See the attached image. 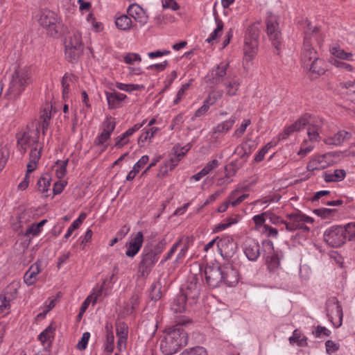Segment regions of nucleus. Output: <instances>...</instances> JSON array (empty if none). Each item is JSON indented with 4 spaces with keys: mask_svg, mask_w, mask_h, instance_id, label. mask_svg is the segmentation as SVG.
<instances>
[{
    "mask_svg": "<svg viewBox=\"0 0 355 355\" xmlns=\"http://www.w3.org/2000/svg\"><path fill=\"white\" fill-rule=\"evenodd\" d=\"M40 132L38 128L35 130H28L17 134V148L21 155H24L28 148L39 146Z\"/></svg>",
    "mask_w": 355,
    "mask_h": 355,
    "instance_id": "1a4fd4ad",
    "label": "nucleus"
},
{
    "mask_svg": "<svg viewBox=\"0 0 355 355\" xmlns=\"http://www.w3.org/2000/svg\"><path fill=\"white\" fill-rule=\"evenodd\" d=\"M149 297L152 300L157 301L162 297L161 286L158 282L152 284Z\"/></svg>",
    "mask_w": 355,
    "mask_h": 355,
    "instance_id": "49530a36",
    "label": "nucleus"
},
{
    "mask_svg": "<svg viewBox=\"0 0 355 355\" xmlns=\"http://www.w3.org/2000/svg\"><path fill=\"white\" fill-rule=\"evenodd\" d=\"M105 96L107 101L108 108L110 110L120 107L121 103L127 98L125 94L117 92L115 90L112 92H105Z\"/></svg>",
    "mask_w": 355,
    "mask_h": 355,
    "instance_id": "4be33fe9",
    "label": "nucleus"
},
{
    "mask_svg": "<svg viewBox=\"0 0 355 355\" xmlns=\"http://www.w3.org/2000/svg\"><path fill=\"white\" fill-rule=\"evenodd\" d=\"M325 348L327 354L330 355L339 349L340 345L331 340H328L325 342Z\"/></svg>",
    "mask_w": 355,
    "mask_h": 355,
    "instance_id": "4d7b16f0",
    "label": "nucleus"
},
{
    "mask_svg": "<svg viewBox=\"0 0 355 355\" xmlns=\"http://www.w3.org/2000/svg\"><path fill=\"white\" fill-rule=\"evenodd\" d=\"M313 335L315 338H321L322 336L329 337L330 336L331 332L325 327H322L320 325H318L315 330L312 332Z\"/></svg>",
    "mask_w": 355,
    "mask_h": 355,
    "instance_id": "864d4df0",
    "label": "nucleus"
},
{
    "mask_svg": "<svg viewBox=\"0 0 355 355\" xmlns=\"http://www.w3.org/2000/svg\"><path fill=\"white\" fill-rule=\"evenodd\" d=\"M223 85L225 87L226 94L230 96H234L237 94V92L241 85V83L239 80L232 79L224 83Z\"/></svg>",
    "mask_w": 355,
    "mask_h": 355,
    "instance_id": "c9c22d12",
    "label": "nucleus"
},
{
    "mask_svg": "<svg viewBox=\"0 0 355 355\" xmlns=\"http://www.w3.org/2000/svg\"><path fill=\"white\" fill-rule=\"evenodd\" d=\"M90 338V333L89 332H85L83 333L82 338L80 340L77 344V348L79 350H84L86 349L87 346L88 341Z\"/></svg>",
    "mask_w": 355,
    "mask_h": 355,
    "instance_id": "69168bd1",
    "label": "nucleus"
},
{
    "mask_svg": "<svg viewBox=\"0 0 355 355\" xmlns=\"http://www.w3.org/2000/svg\"><path fill=\"white\" fill-rule=\"evenodd\" d=\"M322 127V121H316L314 123H309L307 135L310 142L319 141L320 139V132Z\"/></svg>",
    "mask_w": 355,
    "mask_h": 355,
    "instance_id": "c85d7f7f",
    "label": "nucleus"
},
{
    "mask_svg": "<svg viewBox=\"0 0 355 355\" xmlns=\"http://www.w3.org/2000/svg\"><path fill=\"white\" fill-rule=\"evenodd\" d=\"M223 284L227 286H234L239 281V271L231 264L227 263L221 266Z\"/></svg>",
    "mask_w": 355,
    "mask_h": 355,
    "instance_id": "a211bd4d",
    "label": "nucleus"
},
{
    "mask_svg": "<svg viewBox=\"0 0 355 355\" xmlns=\"http://www.w3.org/2000/svg\"><path fill=\"white\" fill-rule=\"evenodd\" d=\"M314 60L310 62V65H307L304 68L309 70L315 77L321 76L324 73V61L319 57L313 58Z\"/></svg>",
    "mask_w": 355,
    "mask_h": 355,
    "instance_id": "a878e982",
    "label": "nucleus"
},
{
    "mask_svg": "<svg viewBox=\"0 0 355 355\" xmlns=\"http://www.w3.org/2000/svg\"><path fill=\"white\" fill-rule=\"evenodd\" d=\"M189 300L182 293L177 295L171 303V309L175 313H182L186 310V302Z\"/></svg>",
    "mask_w": 355,
    "mask_h": 355,
    "instance_id": "c756f323",
    "label": "nucleus"
},
{
    "mask_svg": "<svg viewBox=\"0 0 355 355\" xmlns=\"http://www.w3.org/2000/svg\"><path fill=\"white\" fill-rule=\"evenodd\" d=\"M116 336L117 338H127L128 334V327L123 322L117 324L116 325Z\"/></svg>",
    "mask_w": 355,
    "mask_h": 355,
    "instance_id": "680f3d73",
    "label": "nucleus"
},
{
    "mask_svg": "<svg viewBox=\"0 0 355 355\" xmlns=\"http://www.w3.org/2000/svg\"><path fill=\"white\" fill-rule=\"evenodd\" d=\"M143 242L144 235L141 232H138L135 236H131L125 245V255L130 258L135 257L141 250Z\"/></svg>",
    "mask_w": 355,
    "mask_h": 355,
    "instance_id": "f3484780",
    "label": "nucleus"
},
{
    "mask_svg": "<svg viewBox=\"0 0 355 355\" xmlns=\"http://www.w3.org/2000/svg\"><path fill=\"white\" fill-rule=\"evenodd\" d=\"M205 279L211 288H216L223 284L221 266H207L205 269Z\"/></svg>",
    "mask_w": 355,
    "mask_h": 355,
    "instance_id": "dca6fc26",
    "label": "nucleus"
},
{
    "mask_svg": "<svg viewBox=\"0 0 355 355\" xmlns=\"http://www.w3.org/2000/svg\"><path fill=\"white\" fill-rule=\"evenodd\" d=\"M123 60L126 64H134L135 62H140L141 58L139 54L136 53H128L123 57Z\"/></svg>",
    "mask_w": 355,
    "mask_h": 355,
    "instance_id": "5fc2aeb1",
    "label": "nucleus"
},
{
    "mask_svg": "<svg viewBox=\"0 0 355 355\" xmlns=\"http://www.w3.org/2000/svg\"><path fill=\"white\" fill-rule=\"evenodd\" d=\"M243 252L250 261H257L261 255L260 245L258 241L253 239L246 240L243 245Z\"/></svg>",
    "mask_w": 355,
    "mask_h": 355,
    "instance_id": "6ab92c4d",
    "label": "nucleus"
},
{
    "mask_svg": "<svg viewBox=\"0 0 355 355\" xmlns=\"http://www.w3.org/2000/svg\"><path fill=\"white\" fill-rule=\"evenodd\" d=\"M116 126V123L114 121V119L111 116H107L105 121L103 123V130H106V132H112L114 131Z\"/></svg>",
    "mask_w": 355,
    "mask_h": 355,
    "instance_id": "052dcab7",
    "label": "nucleus"
},
{
    "mask_svg": "<svg viewBox=\"0 0 355 355\" xmlns=\"http://www.w3.org/2000/svg\"><path fill=\"white\" fill-rule=\"evenodd\" d=\"M266 217L273 225H279L282 224L285 225L286 220H283L280 216H278L275 214L266 211Z\"/></svg>",
    "mask_w": 355,
    "mask_h": 355,
    "instance_id": "6e6d98bb",
    "label": "nucleus"
},
{
    "mask_svg": "<svg viewBox=\"0 0 355 355\" xmlns=\"http://www.w3.org/2000/svg\"><path fill=\"white\" fill-rule=\"evenodd\" d=\"M116 87L120 90L127 92L141 90L144 88V85L137 84H125L122 83H116Z\"/></svg>",
    "mask_w": 355,
    "mask_h": 355,
    "instance_id": "a19ab883",
    "label": "nucleus"
},
{
    "mask_svg": "<svg viewBox=\"0 0 355 355\" xmlns=\"http://www.w3.org/2000/svg\"><path fill=\"white\" fill-rule=\"evenodd\" d=\"M176 322L175 325L166 329L164 338L161 340L160 349L164 355L174 354L188 343V335L182 327L190 324L191 320L182 317Z\"/></svg>",
    "mask_w": 355,
    "mask_h": 355,
    "instance_id": "f257e3e1",
    "label": "nucleus"
},
{
    "mask_svg": "<svg viewBox=\"0 0 355 355\" xmlns=\"http://www.w3.org/2000/svg\"><path fill=\"white\" fill-rule=\"evenodd\" d=\"M72 80V78L69 76L67 73L64 75L62 78V87L63 98H67L69 92V83Z\"/></svg>",
    "mask_w": 355,
    "mask_h": 355,
    "instance_id": "3c124183",
    "label": "nucleus"
},
{
    "mask_svg": "<svg viewBox=\"0 0 355 355\" xmlns=\"http://www.w3.org/2000/svg\"><path fill=\"white\" fill-rule=\"evenodd\" d=\"M217 248L223 259L229 261L234 257L237 250V244L229 237L223 238L217 241Z\"/></svg>",
    "mask_w": 355,
    "mask_h": 355,
    "instance_id": "2eb2a0df",
    "label": "nucleus"
},
{
    "mask_svg": "<svg viewBox=\"0 0 355 355\" xmlns=\"http://www.w3.org/2000/svg\"><path fill=\"white\" fill-rule=\"evenodd\" d=\"M263 257L266 261L268 270L275 272L280 266V261L284 254L281 250H275L273 242L270 240L262 241Z\"/></svg>",
    "mask_w": 355,
    "mask_h": 355,
    "instance_id": "423d86ee",
    "label": "nucleus"
},
{
    "mask_svg": "<svg viewBox=\"0 0 355 355\" xmlns=\"http://www.w3.org/2000/svg\"><path fill=\"white\" fill-rule=\"evenodd\" d=\"M291 345L295 343L299 347H306L308 345L307 337L302 334L301 331L298 329H295L293 335L288 338Z\"/></svg>",
    "mask_w": 355,
    "mask_h": 355,
    "instance_id": "473e14b6",
    "label": "nucleus"
},
{
    "mask_svg": "<svg viewBox=\"0 0 355 355\" xmlns=\"http://www.w3.org/2000/svg\"><path fill=\"white\" fill-rule=\"evenodd\" d=\"M41 271V266L38 261L33 264L26 272L24 281L28 286H31L37 281V276Z\"/></svg>",
    "mask_w": 355,
    "mask_h": 355,
    "instance_id": "393cba45",
    "label": "nucleus"
},
{
    "mask_svg": "<svg viewBox=\"0 0 355 355\" xmlns=\"http://www.w3.org/2000/svg\"><path fill=\"white\" fill-rule=\"evenodd\" d=\"M313 148V145L309 144L307 140H305L301 145V148L298 152V155L301 156H306L308 153L312 151Z\"/></svg>",
    "mask_w": 355,
    "mask_h": 355,
    "instance_id": "e2e57ef3",
    "label": "nucleus"
},
{
    "mask_svg": "<svg viewBox=\"0 0 355 355\" xmlns=\"http://www.w3.org/2000/svg\"><path fill=\"white\" fill-rule=\"evenodd\" d=\"M180 355H208L207 352L203 347H195L184 349Z\"/></svg>",
    "mask_w": 355,
    "mask_h": 355,
    "instance_id": "c03bdc74",
    "label": "nucleus"
},
{
    "mask_svg": "<svg viewBox=\"0 0 355 355\" xmlns=\"http://www.w3.org/2000/svg\"><path fill=\"white\" fill-rule=\"evenodd\" d=\"M115 24L119 29L124 31L130 30L133 26L131 18L127 15L116 17Z\"/></svg>",
    "mask_w": 355,
    "mask_h": 355,
    "instance_id": "7c9ffc66",
    "label": "nucleus"
},
{
    "mask_svg": "<svg viewBox=\"0 0 355 355\" xmlns=\"http://www.w3.org/2000/svg\"><path fill=\"white\" fill-rule=\"evenodd\" d=\"M87 214L85 213H81L78 218L73 220L70 226L68 227L66 234H64V239H67L73 233V232L77 229L83 221L86 218Z\"/></svg>",
    "mask_w": 355,
    "mask_h": 355,
    "instance_id": "ea45409f",
    "label": "nucleus"
},
{
    "mask_svg": "<svg viewBox=\"0 0 355 355\" xmlns=\"http://www.w3.org/2000/svg\"><path fill=\"white\" fill-rule=\"evenodd\" d=\"M9 157V152L6 148H0V172L4 168Z\"/></svg>",
    "mask_w": 355,
    "mask_h": 355,
    "instance_id": "338daca9",
    "label": "nucleus"
},
{
    "mask_svg": "<svg viewBox=\"0 0 355 355\" xmlns=\"http://www.w3.org/2000/svg\"><path fill=\"white\" fill-rule=\"evenodd\" d=\"M318 32L317 26H311L310 23H308L307 30L305 31L304 38V44L301 53V61L303 67L310 65V62L314 60L315 58L319 57L317 51L312 46L310 43V40L312 36H315Z\"/></svg>",
    "mask_w": 355,
    "mask_h": 355,
    "instance_id": "6e6552de",
    "label": "nucleus"
},
{
    "mask_svg": "<svg viewBox=\"0 0 355 355\" xmlns=\"http://www.w3.org/2000/svg\"><path fill=\"white\" fill-rule=\"evenodd\" d=\"M352 135L350 132L340 130L333 137H329L324 140V142L327 145L340 146L345 140H348L351 138Z\"/></svg>",
    "mask_w": 355,
    "mask_h": 355,
    "instance_id": "b1692460",
    "label": "nucleus"
},
{
    "mask_svg": "<svg viewBox=\"0 0 355 355\" xmlns=\"http://www.w3.org/2000/svg\"><path fill=\"white\" fill-rule=\"evenodd\" d=\"M106 329V343L105 345V352L110 354L114 349V336L112 331V327L107 324Z\"/></svg>",
    "mask_w": 355,
    "mask_h": 355,
    "instance_id": "72a5a7b5",
    "label": "nucleus"
},
{
    "mask_svg": "<svg viewBox=\"0 0 355 355\" xmlns=\"http://www.w3.org/2000/svg\"><path fill=\"white\" fill-rule=\"evenodd\" d=\"M127 13L141 26H144L148 22V17L145 10L137 3L130 5L127 9Z\"/></svg>",
    "mask_w": 355,
    "mask_h": 355,
    "instance_id": "aec40b11",
    "label": "nucleus"
},
{
    "mask_svg": "<svg viewBox=\"0 0 355 355\" xmlns=\"http://www.w3.org/2000/svg\"><path fill=\"white\" fill-rule=\"evenodd\" d=\"M345 230L341 225H334L327 228L323 234L325 243L332 248H340L347 241Z\"/></svg>",
    "mask_w": 355,
    "mask_h": 355,
    "instance_id": "9d476101",
    "label": "nucleus"
},
{
    "mask_svg": "<svg viewBox=\"0 0 355 355\" xmlns=\"http://www.w3.org/2000/svg\"><path fill=\"white\" fill-rule=\"evenodd\" d=\"M251 121L250 119H244L241 125L234 132V135L237 137H240L243 135L246 128L250 125Z\"/></svg>",
    "mask_w": 355,
    "mask_h": 355,
    "instance_id": "774afa93",
    "label": "nucleus"
},
{
    "mask_svg": "<svg viewBox=\"0 0 355 355\" xmlns=\"http://www.w3.org/2000/svg\"><path fill=\"white\" fill-rule=\"evenodd\" d=\"M200 284L196 275H191L181 288L182 294L189 300H196L200 295Z\"/></svg>",
    "mask_w": 355,
    "mask_h": 355,
    "instance_id": "4468645a",
    "label": "nucleus"
},
{
    "mask_svg": "<svg viewBox=\"0 0 355 355\" xmlns=\"http://www.w3.org/2000/svg\"><path fill=\"white\" fill-rule=\"evenodd\" d=\"M228 67V63H220L216 67L214 68L211 71L209 75V81L214 85L220 84L227 74V69Z\"/></svg>",
    "mask_w": 355,
    "mask_h": 355,
    "instance_id": "412c9836",
    "label": "nucleus"
},
{
    "mask_svg": "<svg viewBox=\"0 0 355 355\" xmlns=\"http://www.w3.org/2000/svg\"><path fill=\"white\" fill-rule=\"evenodd\" d=\"M31 83V72L26 68H18L12 74L5 96L9 99L19 97Z\"/></svg>",
    "mask_w": 355,
    "mask_h": 355,
    "instance_id": "7ed1b4c3",
    "label": "nucleus"
},
{
    "mask_svg": "<svg viewBox=\"0 0 355 355\" xmlns=\"http://www.w3.org/2000/svg\"><path fill=\"white\" fill-rule=\"evenodd\" d=\"M285 222V228L288 232H295L296 230H302L303 233H309L310 228L306 225V223L312 224L314 219L297 211L286 215Z\"/></svg>",
    "mask_w": 355,
    "mask_h": 355,
    "instance_id": "0eeeda50",
    "label": "nucleus"
},
{
    "mask_svg": "<svg viewBox=\"0 0 355 355\" xmlns=\"http://www.w3.org/2000/svg\"><path fill=\"white\" fill-rule=\"evenodd\" d=\"M234 153L239 156L240 158L243 159V161H233L232 162H231L230 166L234 168L233 175L236 173V171L239 168H241L243 166V164L247 162L248 158L250 156L249 151L246 150V149L245 148L242 144L235 148Z\"/></svg>",
    "mask_w": 355,
    "mask_h": 355,
    "instance_id": "5701e85b",
    "label": "nucleus"
},
{
    "mask_svg": "<svg viewBox=\"0 0 355 355\" xmlns=\"http://www.w3.org/2000/svg\"><path fill=\"white\" fill-rule=\"evenodd\" d=\"M65 56L68 61L76 62L83 52L81 33L78 31L69 33L64 40Z\"/></svg>",
    "mask_w": 355,
    "mask_h": 355,
    "instance_id": "39448f33",
    "label": "nucleus"
},
{
    "mask_svg": "<svg viewBox=\"0 0 355 355\" xmlns=\"http://www.w3.org/2000/svg\"><path fill=\"white\" fill-rule=\"evenodd\" d=\"M309 115L304 114L300 117L294 123L291 124V125L293 128L294 131H298L308 125L309 123Z\"/></svg>",
    "mask_w": 355,
    "mask_h": 355,
    "instance_id": "de8ad7c7",
    "label": "nucleus"
},
{
    "mask_svg": "<svg viewBox=\"0 0 355 355\" xmlns=\"http://www.w3.org/2000/svg\"><path fill=\"white\" fill-rule=\"evenodd\" d=\"M247 151H249V155L252 153L257 146V143L250 137H247L244 142L242 143Z\"/></svg>",
    "mask_w": 355,
    "mask_h": 355,
    "instance_id": "0e129e2a",
    "label": "nucleus"
},
{
    "mask_svg": "<svg viewBox=\"0 0 355 355\" xmlns=\"http://www.w3.org/2000/svg\"><path fill=\"white\" fill-rule=\"evenodd\" d=\"M325 311L328 320L335 328L340 327L343 324V308L336 297L329 298L326 302Z\"/></svg>",
    "mask_w": 355,
    "mask_h": 355,
    "instance_id": "f8f14e48",
    "label": "nucleus"
},
{
    "mask_svg": "<svg viewBox=\"0 0 355 355\" xmlns=\"http://www.w3.org/2000/svg\"><path fill=\"white\" fill-rule=\"evenodd\" d=\"M266 32L271 41L272 46L275 49V53L279 55L281 50L282 34L279 28V23L275 15H268L266 20Z\"/></svg>",
    "mask_w": 355,
    "mask_h": 355,
    "instance_id": "9b49d317",
    "label": "nucleus"
},
{
    "mask_svg": "<svg viewBox=\"0 0 355 355\" xmlns=\"http://www.w3.org/2000/svg\"><path fill=\"white\" fill-rule=\"evenodd\" d=\"M67 163L68 159L64 161H58L56 162L58 166L55 169V174L58 178L62 179L65 176L67 173Z\"/></svg>",
    "mask_w": 355,
    "mask_h": 355,
    "instance_id": "09e8293b",
    "label": "nucleus"
},
{
    "mask_svg": "<svg viewBox=\"0 0 355 355\" xmlns=\"http://www.w3.org/2000/svg\"><path fill=\"white\" fill-rule=\"evenodd\" d=\"M331 62L337 68L342 69L347 71H353L352 66L348 63L344 62L343 61H340L338 59L334 58L331 60Z\"/></svg>",
    "mask_w": 355,
    "mask_h": 355,
    "instance_id": "13d9d810",
    "label": "nucleus"
},
{
    "mask_svg": "<svg viewBox=\"0 0 355 355\" xmlns=\"http://www.w3.org/2000/svg\"><path fill=\"white\" fill-rule=\"evenodd\" d=\"M164 249V244L159 242L155 245H145L140 254V261L138 264V272L142 277H147Z\"/></svg>",
    "mask_w": 355,
    "mask_h": 355,
    "instance_id": "f03ea898",
    "label": "nucleus"
},
{
    "mask_svg": "<svg viewBox=\"0 0 355 355\" xmlns=\"http://www.w3.org/2000/svg\"><path fill=\"white\" fill-rule=\"evenodd\" d=\"M39 23L42 26L46 28L49 33L53 36L58 33L61 27V23L57 14L48 9L41 11Z\"/></svg>",
    "mask_w": 355,
    "mask_h": 355,
    "instance_id": "ddd939ff",
    "label": "nucleus"
},
{
    "mask_svg": "<svg viewBox=\"0 0 355 355\" xmlns=\"http://www.w3.org/2000/svg\"><path fill=\"white\" fill-rule=\"evenodd\" d=\"M51 114L46 110H44L40 115L41 126L42 129V134L45 135L49 128L51 120Z\"/></svg>",
    "mask_w": 355,
    "mask_h": 355,
    "instance_id": "37998d69",
    "label": "nucleus"
},
{
    "mask_svg": "<svg viewBox=\"0 0 355 355\" xmlns=\"http://www.w3.org/2000/svg\"><path fill=\"white\" fill-rule=\"evenodd\" d=\"M55 327L51 324L40 334L38 336V340L44 346L46 345L47 347H49L55 336Z\"/></svg>",
    "mask_w": 355,
    "mask_h": 355,
    "instance_id": "bb28decb",
    "label": "nucleus"
},
{
    "mask_svg": "<svg viewBox=\"0 0 355 355\" xmlns=\"http://www.w3.org/2000/svg\"><path fill=\"white\" fill-rule=\"evenodd\" d=\"M344 229L345 231V236L347 237V241H351L355 236V222L349 223L345 225Z\"/></svg>",
    "mask_w": 355,
    "mask_h": 355,
    "instance_id": "bf43d9fd",
    "label": "nucleus"
},
{
    "mask_svg": "<svg viewBox=\"0 0 355 355\" xmlns=\"http://www.w3.org/2000/svg\"><path fill=\"white\" fill-rule=\"evenodd\" d=\"M223 94L222 90L211 91L204 101L211 106L222 97Z\"/></svg>",
    "mask_w": 355,
    "mask_h": 355,
    "instance_id": "a18cd8bd",
    "label": "nucleus"
},
{
    "mask_svg": "<svg viewBox=\"0 0 355 355\" xmlns=\"http://www.w3.org/2000/svg\"><path fill=\"white\" fill-rule=\"evenodd\" d=\"M42 149V147H39V146L33 147V148L31 149L29 155V161H31V162H33V164H37L41 157Z\"/></svg>",
    "mask_w": 355,
    "mask_h": 355,
    "instance_id": "8fccbe9b",
    "label": "nucleus"
},
{
    "mask_svg": "<svg viewBox=\"0 0 355 355\" xmlns=\"http://www.w3.org/2000/svg\"><path fill=\"white\" fill-rule=\"evenodd\" d=\"M346 177V171L344 169H336L334 171L324 172L323 178L326 182H338Z\"/></svg>",
    "mask_w": 355,
    "mask_h": 355,
    "instance_id": "cd10ccee",
    "label": "nucleus"
},
{
    "mask_svg": "<svg viewBox=\"0 0 355 355\" xmlns=\"http://www.w3.org/2000/svg\"><path fill=\"white\" fill-rule=\"evenodd\" d=\"M191 145L190 144H187V145L182 146L180 144H178L173 147V152L174 153V157L173 158L178 159V162L191 149Z\"/></svg>",
    "mask_w": 355,
    "mask_h": 355,
    "instance_id": "4c0bfd02",
    "label": "nucleus"
},
{
    "mask_svg": "<svg viewBox=\"0 0 355 355\" xmlns=\"http://www.w3.org/2000/svg\"><path fill=\"white\" fill-rule=\"evenodd\" d=\"M51 177L49 173L43 174L37 181V189L43 193H46L51 185Z\"/></svg>",
    "mask_w": 355,
    "mask_h": 355,
    "instance_id": "e433bc0d",
    "label": "nucleus"
},
{
    "mask_svg": "<svg viewBox=\"0 0 355 355\" xmlns=\"http://www.w3.org/2000/svg\"><path fill=\"white\" fill-rule=\"evenodd\" d=\"M236 117L232 115L228 120L218 123L213 128V133H224L229 131L235 123Z\"/></svg>",
    "mask_w": 355,
    "mask_h": 355,
    "instance_id": "2f4dec72",
    "label": "nucleus"
},
{
    "mask_svg": "<svg viewBox=\"0 0 355 355\" xmlns=\"http://www.w3.org/2000/svg\"><path fill=\"white\" fill-rule=\"evenodd\" d=\"M159 129L156 127H150L148 129L144 128V131L141 134L138 139V144L143 146L144 144L148 139L154 137L155 134Z\"/></svg>",
    "mask_w": 355,
    "mask_h": 355,
    "instance_id": "58836bf2",
    "label": "nucleus"
},
{
    "mask_svg": "<svg viewBox=\"0 0 355 355\" xmlns=\"http://www.w3.org/2000/svg\"><path fill=\"white\" fill-rule=\"evenodd\" d=\"M336 209H329V208H318L313 210V214L321 217L322 218L326 219L329 218L334 216Z\"/></svg>",
    "mask_w": 355,
    "mask_h": 355,
    "instance_id": "79ce46f5",
    "label": "nucleus"
},
{
    "mask_svg": "<svg viewBox=\"0 0 355 355\" xmlns=\"http://www.w3.org/2000/svg\"><path fill=\"white\" fill-rule=\"evenodd\" d=\"M216 28L211 33L205 41L209 44L213 43L221 35L223 28V22L218 17H215Z\"/></svg>",
    "mask_w": 355,
    "mask_h": 355,
    "instance_id": "f704fd0d",
    "label": "nucleus"
},
{
    "mask_svg": "<svg viewBox=\"0 0 355 355\" xmlns=\"http://www.w3.org/2000/svg\"><path fill=\"white\" fill-rule=\"evenodd\" d=\"M259 30L256 24H252L247 28L244 45L243 61L250 62L255 57L258 51Z\"/></svg>",
    "mask_w": 355,
    "mask_h": 355,
    "instance_id": "20e7f679",
    "label": "nucleus"
},
{
    "mask_svg": "<svg viewBox=\"0 0 355 355\" xmlns=\"http://www.w3.org/2000/svg\"><path fill=\"white\" fill-rule=\"evenodd\" d=\"M274 145L272 142H268L266 145L262 147L259 152L256 154L254 157V162H261L265 157V155L268 153V150L272 147Z\"/></svg>",
    "mask_w": 355,
    "mask_h": 355,
    "instance_id": "603ef678",
    "label": "nucleus"
}]
</instances>
